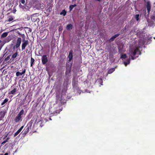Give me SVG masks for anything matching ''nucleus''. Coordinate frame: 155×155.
Listing matches in <instances>:
<instances>
[{"instance_id": "nucleus-1", "label": "nucleus", "mask_w": 155, "mask_h": 155, "mask_svg": "<svg viewBox=\"0 0 155 155\" xmlns=\"http://www.w3.org/2000/svg\"><path fill=\"white\" fill-rule=\"evenodd\" d=\"M139 48V47H135L129 48L128 53L131 57L132 60H134L138 57V55L140 54L141 52Z\"/></svg>"}, {"instance_id": "nucleus-2", "label": "nucleus", "mask_w": 155, "mask_h": 155, "mask_svg": "<svg viewBox=\"0 0 155 155\" xmlns=\"http://www.w3.org/2000/svg\"><path fill=\"white\" fill-rule=\"evenodd\" d=\"M24 113V110H21L16 117L14 120L15 122H19L20 121H21L22 120V118Z\"/></svg>"}, {"instance_id": "nucleus-3", "label": "nucleus", "mask_w": 155, "mask_h": 155, "mask_svg": "<svg viewBox=\"0 0 155 155\" xmlns=\"http://www.w3.org/2000/svg\"><path fill=\"white\" fill-rule=\"evenodd\" d=\"M39 15V14L38 13H35L31 15V20L34 22H39L40 21L39 19L38 18V16Z\"/></svg>"}, {"instance_id": "nucleus-4", "label": "nucleus", "mask_w": 155, "mask_h": 155, "mask_svg": "<svg viewBox=\"0 0 155 155\" xmlns=\"http://www.w3.org/2000/svg\"><path fill=\"white\" fill-rule=\"evenodd\" d=\"M18 87L16 86H11V88L13 89L9 92L8 94L13 95L15 94L17 91V88Z\"/></svg>"}, {"instance_id": "nucleus-5", "label": "nucleus", "mask_w": 155, "mask_h": 155, "mask_svg": "<svg viewBox=\"0 0 155 155\" xmlns=\"http://www.w3.org/2000/svg\"><path fill=\"white\" fill-rule=\"evenodd\" d=\"M146 7L147 9L148 13L149 14L150 12L151 7L150 2V1H148L146 2Z\"/></svg>"}, {"instance_id": "nucleus-6", "label": "nucleus", "mask_w": 155, "mask_h": 155, "mask_svg": "<svg viewBox=\"0 0 155 155\" xmlns=\"http://www.w3.org/2000/svg\"><path fill=\"white\" fill-rule=\"evenodd\" d=\"M41 61L43 65H45L48 62V57L46 55H44L42 56Z\"/></svg>"}, {"instance_id": "nucleus-7", "label": "nucleus", "mask_w": 155, "mask_h": 155, "mask_svg": "<svg viewBox=\"0 0 155 155\" xmlns=\"http://www.w3.org/2000/svg\"><path fill=\"white\" fill-rule=\"evenodd\" d=\"M28 44V42L27 40H24L23 42H23L21 45V49L22 50H23L25 49V47Z\"/></svg>"}, {"instance_id": "nucleus-8", "label": "nucleus", "mask_w": 155, "mask_h": 155, "mask_svg": "<svg viewBox=\"0 0 155 155\" xmlns=\"http://www.w3.org/2000/svg\"><path fill=\"white\" fill-rule=\"evenodd\" d=\"M21 38H17L16 44L14 46V48H18L20 46L21 43Z\"/></svg>"}, {"instance_id": "nucleus-9", "label": "nucleus", "mask_w": 155, "mask_h": 155, "mask_svg": "<svg viewBox=\"0 0 155 155\" xmlns=\"http://www.w3.org/2000/svg\"><path fill=\"white\" fill-rule=\"evenodd\" d=\"M6 113V111L4 110L0 111V120H2L5 115Z\"/></svg>"}, {"instance_id": "nucleus-10", "label": "nucleus", "mask_w": 155, "mask_h": 155, "mask_svg": "<svg viewBox=\"0 0 155 155\" xmlns=\"http://www.w3.org/2000/svg\"><path fill=\"white\" fill-rule=\"evenodd\" d=\"M31 127L27 125L25 127L24 130V132L23 133V134L24 135H26V134L29 131V130L30 129Z\"/></svg>"}, {"instance_id": "nucleus-11", "label": "nucleus", "mask_w": 155, "mask_h": 155, "mask_svg": "<svg viewBox=\"0 0 155 155\" xmlns=\"http://www.w3.org/2000/svg\"><path fill=\"white\" fill-rule=\"evenodd\" d=\"M124 45L123 44H120L118 45V48L120 53H121L123 51Z\"/></svg>"}, {"instance_id": "nucleus-12", "label": "nucleus", "mask_w": 155, "mask_h": 155, "mask_svg": "<svg viewBox=\"0 0 155 155\" xmlns=\"http://www.w3.org/2000/svg\"><path fill=\"white\" fill-rule=\"evenodd\" d=\"M72 84L73 88L76 89L78 88L77 81H75V80H73L72 82Z\"/></svg>"}, {"instance_id": "nucleus-13", "label": "nucleus", "mask_w": 155, "mask_h": 155, "mask_svg": "<svg viewBox=\"0 0 155 155\" xmlns=\"http://www.w3.org/2000/svg\"><path fill=\"white\" fill-rule=\"evenodd\" d=\"M72 53H73V51L71 50L69 53V54L68 56V58H69V61H71V60H72L73 58V55H72Z\"/></svg>"}, {"instance_id": "nucleus-14", "label": "nucleus", "mask_w": 155, "mask_h": 155, "mask_svg": "<svg viewBox=\"0 0 155 155\" xmlns=\"http://www.w3.org/2000/svg\"><path fill=\"white\" fill-rule=\"evenodd\" d=\"M26 70L25 69H24L21 72H20L19 71H17L16 73V76L17 77L19 76L20 75H21L23 74H24L25 73Z\"/></svg>"}, {"instance_id": "nucleus-15", "label": "nucleus", "mask_w": 155, "mask_h": 155, "mask_svg": "<svg viewBox=\"0 0 155 155\" xmlns=\"http://www.w3.org/2000/svg\"><path fill=\"white\" fill-rule=\"evenodd\" d=\"M120 35L119 34H117L113 36L110 38L109 40L111 42L113 41L116 38L118 37Z\"/></svg>"}, {"instance_id": "nucleus-16", "label": "nucleus", "mask_w": 155, "mask_h": 155, "mask_svg": "<svg viewBox=\"0 0 155 155\" xmlns=\"http://www.w3.org/2000/svg\"><path fill=\"white\" fill-rule=\"evenodd\" d=\"M23 127L24 126H22L20 128L19 130H18L14 134V137H15L21 131Z\"/></svg>"}, {"instance_id": "nucleus-17", "label": "nucleus", "mask_w": 155, "mask_h": 155, "mask_svg": "<svg viewBox=\"0 0 155 155\" xmlns=\"http://www.w3.org/2000/svg\"><path fill=\"white\" fill-rule=\"evenodd\" d=\"M10 58V56H8L7 57L5 58L3 60L2 64H6L7 61L9 60Z\"/></svg>"}, {"instance_id": "nucleus-18", "label": "nucleus", "mask_w": 155, "mask_h": 155, "mask_svg": "<svg viewBox=\"0 0 155 155\" xmlns=\"http://www.w3.org/2000/svg\"><path fill=\"white\" fill-rule=\"evenodd\" d=\"M8 100L9 99L8 98H6L3 101V102L1 103V105L2 106H3V107H4L5 106V105H4V104L7 103L8 101Z\"/></svg>"}, {"instance_id": "nucleus-19", "label": "nucleus", "mask_w": 155, "mask_h": 155, "mask_svg": "<svg viewBox=\"0 0 155 155\" xmlns=\"http://www.w3.org/2000/svg\"><path fill=\"white\" fill-rule=\"evenodd\" d=\"M73 25L71 24H68L67 25L66 29L68 30H70L72 29Z\"/></svg>"}, {"instance_id": "nucleus-20", "label": "nucleus", "mask_w": 155, "mask_h": 155, "mask_svg": "<svg viewBox=\"0 0 155 155\" xmlns=\"http://www.w3.org/2000/svg\"><path fill=\"white\" fill-rule=\"evenodd\" d=\"M8 32H5L3 33L1 35V38H4L6 37L8 35Z\"/></svg>"}, {"instance_id": "nucleus-21", "label": "nucleus", "mask_w": 155, "mask_h": 155, "mask_svg": "<svg viewBox=\"0 0 155 155\" xmlns=\"http://www.w3.org/2000/svg\"><path fill=\"white\" fill-rule=\"evenodd\" d=\"M130 58H128L126 60V61L124 62V64L126 66L127 64H129L130 63Z\"/></svg>"}, {"instance_id": "nucleus-22", "label": "nucleus", "mask_w": 155, "mask_h": 155, "mask_svg": "<svg viewBox=\"0 0 155 155\" xmlns=\"http://www.w3.org/2000/svg\"><path fill=\"white\" fill-rule=\"evenodd\" d=\"M66 11L65 9L63 10L60 13V14L61 15H63L64 16H65L66 14Z\"/></svg>"}, {"instance_id": "nucleus-23", "label": "nucleus", "mask_w": 155, "mask_h": 155, "mask_svg": "<svg viewBox=\"0 0 155 155\" xmlns=\"http://www.w3.org/2000/svg\"><path fill=\"white\" fill-rule=\"evenodd\" d=\"M10 139V137H8L5 140H4L2 143L1 144L2 145H4L5 143H6L8 141V140Z\"/></svg>"}, {"instance_id": "nucleus-24", "label": "nucleus", "mask_w": 155, "mask_h": 155, "mask_svg": "<svg viewBox=\"0 0 155 155\" xmlns=\"http://www.w3.org/2000/svg\"><path fill=\"white\" fill-rule=\"evenodd\" d=\"M17 55H18V53L17 52H16L12 55V58L13 59H14L17 57Z\"/></svg>"}, {"instance_id": "nucleus-25", "label": "nucleus", "mask_w": 155, "mask_h": 155, "mask_svg": "<svg viewBox=\"0 0 155 155\" xmlns=\"http://www.w3.org/2000/svg\"><path fill=\"white\" fill-rule=\"evenodd\" d=\"M34 121V120H31V121L27 125L29 126V127H31L32 124Z\"/></svg>"}, {"instance_id": "nucleus-26", "label": "nucleus", "mask_w": 155, "mask_h": 155, "mask_svg": "<svg viewBox=\"0 0 155 155\" xmlns=\"http://www.w3.org/2000/svg\"><path fill=\"white\" fill-rule=\"evenodd\" d=\"M14 19L13 17L12 16L10 15L9 16L8 19L7 20V21L10 22L13 21Z\"/></svg>"}, {"instance_id": "nucleus-27", "label": "nucleus", "mask_w": 155, "mask_h": 155, "mask_svg": "<svg viewBox=\"0 0 155 155\" xmlns=\"http://www.w3.org/2000/svg\"><path fill=\"white\" fill-rule=\"evenodd\" d=\"M61 111V110H56V111H54L53 114L54 115H56L58 114H59L60 113V112Z\"/></svg>"}, {"instance_id": "nucleus-28", "label": "nucleus", "mask_w": 155, "mask_h": 155, "mask_svg": "<svg viewBox=\"0 0 155 155\" xmlns=\"http://www.w3.org/2000/svg\"><path fill=\"white\" fill-rule=\"evenodd\" d=\"M115 70L114 68H112L109 69L108 71V73L109 74H110L113 72Z\"/></svg>"}, {"instance_id": "nucleus-29", "label": "nucleus", "mask_w": 155, "mask_h": 155, "mask_svg": "<svg viewBox=\"0 0 155 155\" xmlns=\"http://www.w3.org/2000/svg\"><path fill=\"white\" fill-rule=\"evenodd\" d=\"M76 6V5L75 4L74 5H71L69 6V9L70 11H71L73 8Z\"/></svg>"}, {"instance_id": "nucleus-30", "label": "nucleus", "mask_w": 155, "mask_h": 155, "mask_svg": "<svg viewBox=\"0 0 155 155\" xmlns=\"http://www.w3.org/2000/svg\"><path fill=\"white\" fill-rule=\"evenodd\" d=\"M34 61L35 59L32 57H31V67H32L33 66Z\"/></svg>"}, {"instance_id": "nucleus-31", "label": "nucleus", "mask_w": 155, "mask_h": 155, "mask_svg": "<svg viewBox=\"0 0 155 155\" xmlns=\"http://www.w3.org/2000/svg\"><path fill=\"white\" fill-rule=\"evenodd\" d=\"M108 52H109V54L110 55V54L113 53H114V54H116L117 53V50L116 49L114 48L113 49V52L112 53L111 51H109Z\"/></svg>"}, {"instance_id": "nucleus-32", "label": "nucleus", "mask_w": 155, "mask_h": 155, "mask_svg": "<svg viewBox=\"0 0 155 155\" xmlns=\"http://www.w3.org/2000/svg\"><path fill=\"white\" fill-rule=\"evenodd\" d=\"M19 6L20 8H21L23 10H24L26 8V7L25 5H22L20 3L19 5Z\"/></svg>"}, {"instance_id": "nucleus-33", "label": "nucleus", "mask_w": 155, "mask_h": 155, "mask_svg": "<svg viewBox=\"0 0 155 155\" xmlns=\"http://www.w3.org/2000/svg\"><path fill=\"white\" fill-rule=\"evenodd\" d=\"M5 55V54H3L2 56H1L0 57V64L2 62L3 60Z\"/></svg>"}, {"instance_id": "nucleus-34", "label": "nucleus", "mask_w": 155, "mask_h": 155, "mask_svg": "<svg viewBox=\"0 0 155 155\" xmlns=\"http://www.w3.org/2000/svg\"><path fill=\"white\" fill-rule=\"evenodd\" d=\"M127 56L126 54H122L121 55V56L120 57V58L121 59H125L126 58Z\"/></svg>"}, {"instance_id": "nucleus-35", "label": "nucleus", "mask_w": 155, "mask_h": 155, "mask_svg": "<svg viewBox=\"0 0 155 155\" xmlns=\"http://www.w3.org/2000/svg\"><path fill=\"white\" fill-rule=\"evenodd\" d=\"M150 18L151 19H152L154 21L155 20V15L154 14H153V15L151 16Z\"/></svg>"}, {"instance_id": "nucleus-36", "label": "nucleus", "mask_w": 155, "mask_h": 155, "mask_svg": "<svg viewBox=\"0 0 155 155\" xmlns=\"http://www.w3.org/2000/svg\"><path fill=\"white\" fill-rule=\"evenodd\" d=\"M139 15H138V14L136 15L135 16V18L136 19V20L137 21H138L139 20Z\"/></svg>"}, {"instance_id": "nucleus-37", "label": "nucleus", "mask_w": 155, "mask_h": 155, "mask_svg": "<svg viewBox=\"0 0 155 155\" xmlns=\"http://www.w3.org/2000/svg\"><path fill=\"white\" fill-rule=\"evenodd\" d=\"M16 11V9L15 8V7H14L12 10V12L13 13H15Z\"/></svg>"}, {"instance_id": "nucleus-38", "label": "nucleus", "mask_w": 155, "mask_h": 155, "mask_svg": "<svg viewBox=\"0 0 155 155\" xmlns=\"http://www.w3.org/2000/svg\"><path fill=\"white\" fill-rule=\"evenodd\" d=\"M62 30V27L61 26H60L58 28V30L59 31H61Z\"/></svg>"}, {"instance_id": "nucleus-39", "label": "nucleus", "mask_w": 155, "mask_h": 155, "mask_svg": "<svg viewBox=\"0 0 155 155\" xmlns=\"http://www.w3.org/2000/svg\"><path fill=\"white\" fill-rule=\"evenodd\" d=\"M21 3L24 5L25 4V0H21Z\"/></svg>"}, {"instance_id": "nucleus-40", "label": "nucleus", "mask_w": 155, "mask_h": 155, "mask_svg": "<svg viewBox=\"0 0 155 155\" xmlns=\"http://www.w3.org/2000/svg\"><path fill=\"white\" fill-rule=\"evenodd\" d=\"M28 49L29 50H31V47L29 46L28 47Z\"/></svg>"}, {"instance_id": "nucleus-41", "label": "nucleus", "mask_w": 155, "mask_h": 155, "mask_svg": "<svg viewBox=\"0 0 155 155\" xmlns=\"http://www.w3.org/2000/svg\"><path fill=\"white\" fill-rule=\"evenodd\" d=\"M8 135V134H7L6 135H5V136L3 138V139H5L7 137Z\"/></svg>"}, {"instance_id": "nucleus-42", "label": "nucleus", "mask_w": 155, "mask_h": 155, "mask_svg": "<svg viewBox=\"0 0 155 155\" xmlns=\"http://www.w3.org/2000/svg\"><path fill=\"white\" fill-rule=\"evenodd\" d=\"M25 35L24 34H21V37L23 38H24L25 39Z\"/></svg>"}, {"instance_id": "nucleus-43", "label": "nucleus", "mask_w": 155, "mask_h": 155, "mask_svg": "<svg viewBox=\"0 0 155 155\" xmlns=\"http://www.w3.org/2000/svg\"><path fill=\"white\" fill-rule=\"evenodd\" d=\"M1 42H2L1 40H0V43ZM2 48V45H0V51L1 50Z\"/></svg>"}, {"instance_id": "nucleus-44", "label": "nucleus", "mask_w": 155, "mask_h": 155, "mask_svg": "<svg viewBox=\"0 0 155 155\" xmlns=\"http://www.w3.org/2000/svg\"><path fill=\"white\" fill-rule=\"evenodd\" d=\"M8 153H6L4 155H8Z\"/></svg>"}, {"instance_id": "nucleus-45", "label": "nucleus", "mask_w": 155, "mask_h": 155, "mask_svg": "<svg viewBox=\"0 0 155 155\" xmlns=\"http://www.w3.org/2000/svg\"><path fill=\"white\" fill-rule=\"evenodd\" d=\"M28 49L27 48L26 49V52H27L28 51Z\"/></svg>"}, {"instance_id": "nucleus-46", "label": "nucleus", "mask_w": 155, "mask_h": 155, "mask_svg": "<svg viewBox=\"0 0 155 155\" xmlns=\"http://www.w3.org/2000/svg\"><path fill=\"white\" fill-rule=\"evenodd\" d=\"M123 29L124 30H125L126 29V28L125 27L124 28H123Z\"/></svg>"}, {"instance_id": "nucleus-47", "label": "nucleus", "mask_w": 155, "mask_h": 155, "mask_svg": "<svg viewBox=\"0 0 155 155\" xmlns=\"http://www.w3.org/2000/svg\"><path fill=\"white\" fill-rule=\"evenodd\" d=\"M18 34L20 35L21 34L20 32H18Z\"/></svg>"}, {"instance_id": "nucleus-48", "label": "nucleus", "mask_w": 155, "mask_h": 155, "mask_svg": "<svg viewBox=\"0 0 155 155\" xmlns=\"http://www.w3.org/2000/svg\"><path fill=\"white\" fill-rule=\"evenodd\" d=\"M43 2H45V1H46V0H43Z\"/></svg>"}, {"instance_id": "nucleus-49", "label": "nucleus", "mask_w": 155, "mask_h": 155, "mask_svg": "<svg viewBox=\"0 0 155 155\" xmlns=\"http://www.w3.org/2000/svg\"><path fill=\"white\" fill-rule=\"evenodd\" d=\"M36 2L37 3H38L39 4H40V3H39V2Z\"/></svg>"}, {"instance_id": "nucleus-50", "label": "nucleus", "mask_w": 155, "mask_h": 155, "mask_svg": "<svg viewBox=\"0 0 155 155\" xmlns=\"http://www.w3.org/2000/svg\"><path fill=\"white\" fill-rule=\"evenodd\" d=\"M9 40H8L7 41V42H9Z\"/></svg>"}, {"instance_id": "nucleus-51", "label": "nucleus", "mask_w": 155, "mask_h": 155, "mask_svg": "<svg viewBox=\"0 0 155 155\" xmlns=\"http://www.w3.org/2000/svg\"><path fill=\"white\" fill-rule=\"evenodd\" d=\"M59 100H60V101H61V102H62V101H61V100H60L59 99Z\"/></svg>"}, {"instance_id": "nucleus-52", "label": "nucleus", "mask_w": 155, "mask_h": 155, "mask_svg": "<svg viewBox=\"0 0 155 155\" xmlns=\"http://www.w3.org/2000/svg\"><path fill=\"white\" fill-rule=\"evenodd\" d=\"M96 1H100L101 0H96Z\"/></svg>"}, {"instance_id": "nucleus-53", "label": "nucleus", "mask_w": 155, "mask_h": 155, "mask_svg": "<svg viewBox=\"0 0 155 155\" xmlns=\"http://www.w3.org/2000/svg\"><path fill=\"white\" fill-rule=\"evenodd\" d=\"M0 155H3V154H0Z\"/></svg>"}, {"instance_id": "nucleus-54", "label": "nucleus", "mask_w": 155, "mask_h": 155, "mask_svg": "<svg viewBox=\"0 0 155 155\" xmlns=\"http://www.w3.org/2000/svg\"><path fill=\"white\" fill-rule=\"evenodd\" d=\"M152 24H153V22H152Z\"/></svg>"}, {"instance_id": "nucleus-55", "label": "nucleus", "mask_w": 155, "mask_h": 155, "mask_svg": "<svg viewBox=\"0 0 155 155\" xmlns=\"http://www.w3.org/2000/svg\"><path fill=\"white\" fill-rule=\"evenodd\" d=\"M49 119H50V120H51V118H50Z\"/></svg>"}, {"instance_id": "nucleus-56", "label": "nucleus", "mask_w": 155, "mask_h": 155, "mask_svg": "<svg viewBox=\"0 0 155 155\" xmlns=\"http://www.w3.org/2000/svg\"><path fill=\"white\" fill-rule=\"evenodd\" d=\"M1 130V129H0V130Z\"/></svg>"}]
</instances>
